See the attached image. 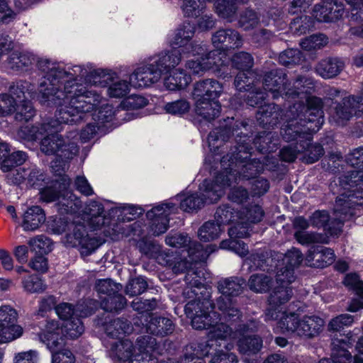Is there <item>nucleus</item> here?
Wrapping results in <instances>:
<instances>
[{"instance_id":"15","label":"nucleus","mask_w":363,"mask_h":363,"mask_svg":"<svg viewBox=\"0 0 363 363\" xmlns=\"http://www.w3.org/2000/svg\"><path fill=\"white\" fill-rule=\"evenodd\" d=\"M363 111V98L362 96H349L335 107L331 115L332 120L338 125H344L353 116L359 115Z\"/></svg>"},{"instance_id":"54","label":"nucleus","mask_w":363,"mask_h":363,"mask_svg":"<svg viewBox=\"0 0 363 363\" xmlns=\"http://www.w3.org/2000/svg\"><path fill=\"white\" fill-rule=\"evenodd\" d=\"M26 158L27 156L24 152H13L3 160L1 168L3 172H10L13 167L21 165L26 160Z\"/></svg>"},{"instance_id":"57","label":"nucleus","mask_w":363,"mask_h":363,"mask_svg":"<svg viewBox=\"0 0 363 363\" xmlns=\"http://www.w3.org/2000/svg\"><path fill=\"white\" fill-rule=\"evenodd\" d=\"M303 60L301 51L298 49H288L279 55V62L285 66L296 65Z\"/></svg>"},{"instance_id":"60","label":"nucleus","mask_w":363,"mask_h":363,"mask_svg":"<svg viewBox=\"0 0 363 363\" xmlns=\"http://www.w3.org/2000/svg\"><path fill=\"white\" fill-rule=\"evenodd\" d=\"M277 269L276 274V284L277 285H286L290 286V284L296 279L294 272L293 269H288L281 266L276 265Z\"/></svg>"},{"instance_id":"59","label":"nucleus","mask_w":363,"mask_h":363,"mask_svg":"<svg viewBox=\"0 0 363 363\" xmlns=\"http://www.w3.org/2000/svg\"><path fill=\"white\" fill-rule=\"evenodd\" d=\"M354 322V318L350 314H341L331 319L328 324L329 331L337 332L345 326H350Z\"/></svg>"},{"instance_id":"31","label":"nucleus","mask_w":363,"mask_h":363,"mask_svg":"<svg viewBox=\"0 0 363 363\" xmlns=\"http://www.w3.org/2000/svg\"><path fill=\"white\" fill-rule=\"evenodd\" d=\"M36 60L35 57L26 51L12 52L7 60L9 67L16 71H27Z\"/></svg>"},{"instance_id":"35","label":"nucleus","mask_w":363,"mask_h":363,"mask_svg":"<svg viewBox=\"0 0 363 363\" xmlns=\"http://www.w3.org/2000/svg\"><path fill=\"white\" fill-rule=\"evenodd\" d=\"M312 140L311 135H310V140L306 141L305 140L299 144L298 151L300 154H303L301 160L308 164H312L323 155V148L319 144H311Z\"/></svg>"},{"instance_id":"18","label":"nucleus","mask_w":363,"mask_h":363,"mask_svg":"<svg viewBox=\"0 0 363 363\" xmlns=\"http://www.w3.org/2000/svg\"><path fill=\"white\" fill-rule=\"evenodd\" d=\"M160 78V72L155 66H152L151 62L135 69L130 75L129 81L130 85L135 88H144L157 82Z\"/></svg>"},{"instance_id":"56","label":"nucleus","mask_w":363,"mask_h":363,"mask_svg":"<svg viewBox=\"0 0 363 363\" xmlns=\"http://www.w3.org/2000/svg\"><path fill=\"white\" fill-rule=\"evenodd\" d=\"M328 43L327 38L323 34L313 35L303 40L300 45L306 50L320 49Z\"/></svg>"},{"instance_id":"51","label":"nucleus","mask_w":363,"mask_h":363,"mask_svg":"<svg viewBox=\"0 0 363 363\" xmlns=\"http://www.w3.org/2000/svg\"><path fill=\"white\" fill-rule=\"evenodd\" d=\"M22 334L23 329L17 324L0 326V345L10 342L20 337Z\"/></svg>"},{"instance_id":"14","label":"nucleus","mask_w":363,"mask_h":363,"mask_svg":"<svg viewBox=\"0 0 363 363\" xmlns=\"http://www.w3.org/2000/svg\"><path fill=\"white\" fill-rule=\"evenodd\" d=\"M286 75L282 70H273L265 74L264 88L272 94L274 99L279 95H286L294 98L295 96L303 94V91L287 88Z\"/></svg>"},{"instance_id":"12","label":"nucleus","mask_w":363,"mask_h":363,"mask_svg":"<svg viewBox=\"0 0 363 363\" xmlns=\"http://www.w3.org/2000/svg\"><path fill=\"white\" fill-rule=\"evenodd\" d=\"M33 90L32 84L28 82H17L11 85L8 93L0 94V116L14 113L18 101H23L25 94L30 95Z\"/></svg>"},{"instance_id":"22","label":"nucleus","mask_w":363,"mask_h":363,"mask_svg":"<svg viewBox=\"0 0 363 363\" xmlns=\"http://www.w3.org/2000/svg\"><path fill=\"white\" fill-rule=\"evenodd\" d=\"M306 263L313 267H325L335 260L334 251L323 246L311 247L306 256Z\"/></svg>"},{"instance_id":"63","label":"nucleus","mask_w":363,"mask_h":363,"mask_svg":"<svg viewBox=\"0 0 363 363\" xmlns=\"http://www.w3.org/2000/svg\"><path fill=\"white\" fill-rule=\"evenodd\" d=\"M18 313L9 305L0 307V326L16 324Z\"/></svg>"},{"instance_id":"58","label":"nucleus","mask_w":363,"mask_h":363,"mask_svg":"<svg viewBox=\"0 0 363 363\" xmlns=\"http://www.w3.org/2000/svg\"><path fill=\"white\" fill-rule=\"evenodd\" d=\"M259 23V17L252 10H246L242 12L239 19V26L244 30L255 28Z\"/></svg>"},{"instance_id":"41","label":"nucleus","mask_w":363,"mask_h":363,"mask_svg":"<svg viewBox=\"0 0 363 363\" xmlns=\"http://www.w3.org/2000/svg\"><path fill=\"white\" fill-rule=\"evenodd\" d=\"M303 260L302 253L297 249H292L284 255H277L278 266L287 267L288 269H294L298 267Z\"/></svg>"},{"instance_id":"27","label":"nucleus","mask_w":363,"mask_h":363,"mask_svg":"<svg viewBox=\"0 0 363 363\" xmlns=\"http://www.w3.org/2000/svg\"><path fill=\"white\" fill-rule=\"evenodd\" d=\"M180 50L173 48L171 51L161 53L152 60V66H155L157 70L162 74L168 72L172 68L175 67L181 61Z\"/></svg>"},{"instance_id":"64","label":"nucleus","mask_w":363,"mask_h":363,"mask_svg":"<svg viewBox=\"0 0 363 363\" xmlns=\"http://www.w3.org/2000/svg\"><path fill=\"white\" fill-rule=\"evenodd\" d=\"M147 284L142 277L131 279L126 286L125 292L130 296L143 294L147 289Z\"/></svg>"},{"instance_id":"10","label":"nucleus","mask_w":363,"mask_h":363,"mask_svg":"<svg viewBox=\"0 0 363 363\" xmlns=\"http://www.w3.org/2000/svg\"><path fill=\"white\" fill-rule=\"evenodd\" d=\"M212 308V303L208 300H194L189 301L185 306V313L191 318V325L196 330L209 329L213 325L216 312L211 315L209 308Z\"/></svg>"},{"instance_id":"32","label":"nucleus","mask_w":363,"mask_h":363,"mask_svg":"<svg viewBox=\"0 0 363 363\" xmlns=\"http://www.w3.org/2000/svg\"><path fill=\"white\" fill-rule=\"evenodd\" d=\"M106 335L113 338H119L122 335H128L133 331L130 322L124 318L113 319L104 325Z\"/></svg>"},{"instance_id":"30","label":"nucleus","mask_w":363,"mask_h":363,"mask_svg":"<svg viewBox=\"0 0 363 363\" xmlns=\"http://www.w3.org/2000/svg\"><path fill=\"white\" fill-rule=\"evenodd\" d=\"M345 67L344 62L337 57L322 60L316 66L315 71L324 79H331L338 75Z\"/></svg>"},{"instance_id":"48","label":"nucleus","mask_w":363,"mask_h":363,"mask_svg":"<svg viewBox=\"0 0 363 363\" xmlns=\"http://www.w3.org/2000/svg\"><path fill=\"white\" fill-rule=\"evenodd\" d=\"M221 232L219 224L214 222H206L199 230V237L201 241L209 242L217 238Z\"/></svg>"},{"instance_id":"36","label":"nucleus","mask_w":363,"mask_h":363,"mask_svg":"<svg viewBox=\"0 0 363 363\" xmlns=\"http://www.w3.org/2000/svg\"><path fill=\"white\" fill-rule=\"evenodd\" d=\"M166 244L174 247H184L189 246L187 252L189 255L194 256L196 252H199L202 246L197 242H191L190 238L183 234L169 235L165 239Z\"/></svg>"},{"instance_id":"3","label":"nucleus","mask_w":363,"mask_h":363,"mask_svg":"<svg viewBox=\"0 0 363 363\" xmlns=\"http://www.w3.org/2000/svg\"><path fill=\"white\" fill-rule=\"evenodd\" d=\"M62 102L44 105L57 107L55 116L62 123L76 124L80 123L84 113L97 108L102 103L103 97L94 90H88L86 86L72 81H67L63 86Z\"/></svg>"},{"instance_id":"5","label":"nucleus","mask_w":363,"mask_h":363,"mask_svg":"<svg viewBox=\"0 0 363 363\" xmlns=\"http://www.w3.org/2000/svg\"><path fill=\"white\" fill-rule=\"evenodd\" d=\"M58 131L46 133L40 143V150L46 155H55L56 158L51 162L52 172L61 175L69 168V162L75 157L79 147L77 145V133L71 132L69 135L62 137Z\"/></svg>"},{"instance_id":"19","label":"nucleus","mask_w":363,"mask_h":363,"mask_svg":"<svg viewBox=\"0 0 363 363\" xmlns=\"http://www.w3.org/2000/svg\"><path fill=\"white\" fill-rule=\"evenodd\" d=\"M111 77L109 74H103L101 76L98 72H95L93 82L94 85L101 86H108L107 94L112 98H123L130 91V82L125 80H118L111 82Z\"/></svg>"},{"instance_id":"16","label":"nucleus","mask_w":363,"mask_h":363,"mask_svg":"<svg viewBox=\"0 0 363 363\" xmlns=\"http://www.w3.org/2000/svg\"><path fill=\"white\" fill-rule=\"evenodd\" d=\"M38 336L40 341L52 351L65 344L62 325L56 320H48Z\"/></svg>"},{"instance_id":"33","label":"nucleus","mask_w":363,"mask_h":363,"mask_svg":"<svg viewBox=\"0 0 363 363\" xmlns=\"http://www.w3.org/2000/svg\"><path fill=\"white\" fill-rule=\"evenodd\" d=\"M205 182H209L211 184L215 183V179L212 182L204 180L200 186V190L203 191L202 197H201L197 194H193L185 199H184L180 203L181 208L186 212H192L194 211H197L202 208L205 203V202L212 203L210 201L209 199L206 196V193L205 191V187L203 186V184Z\"/></svg>"},{"instance_id":"2","label":"nucleus","mask_w":363,"mask_h":363,"mask_svg":"<svg viewBox=\"0 0 363 363\" xmlns=\"http://www.w3.org/2000/svg\"><path fill=\"white\" fill-rule=\"evenodd\" d=\"M311 87L306 89V103H296L285 113L286 124L281 129L282 138L287 142L297 140L298 145L310 140L323 123V101L315 96H307Z\"/></svg>"},{"instance_id":"11","label":"nucleus","mask_w":363,"mask_h":363,"mask_svg":"<svg viewBox=\"0 0 363 363\" xmlns=\"http://www.w3.org/2000/svg\"><path fill=\"white\" fill-rule=\"evenodd\" d=\"M194 32V25L189 21L184 22L176 30L174 37L170 40V45L173 48L180 50V52L183 54H191L194 56L201 55L205 49L203 46L191 41Z\"/></svg>"},{"instance_id":"50","label":"nucleus","mask_w":363,"mask_h":363,"mask_svg":"<svg viewBox=\"0 0 363 363\" xmlns=\"http://www.w3.org/2000/svg\"><path fill=\"white\" fill-rule=\"evenodd\" d=\"M14 113L15 118L19 121H28L34 116L35 111L31 102L26 100V94L23 101H18Z\"/></svg>"},{"instance_id":"37","label":"nucleus","mask_w":363,"mask_h":363,"mask_svg":"<svg viewBox=\"0 0 363 363\" xmlns=\"http://www.w3.org/2000/svg\"><path fill=\"white\" fill-rule=\"evenodd\" d=\"M191 81V76L182 69L174 70L164 79V86L171 91L185 88Z\"/></svg>"},{"instance_id":"6","label":"nucleus","mask_w":363,"mask_h":363,"mask_svg":"<svg viewBox=\"0 0 363 363\" xmlns=\"http://www.w3.org/2000/svg\"><path fill=\"white\" fill-rule=\"evenodd\" d=\"M157 346L155 338L145 335L138 337L136 345L129 339L111 343L110 356L120 362L129 363H157L153 352Z\"/></svg>"},{"instance_id":"28","label":"nucleus","mask_w":363,"mask_h":363,"mask_svg":"<svg viewBox=\"0 0 363 363\" xmlns=\"http://www.w3.org/2000/svg\"><path fill=\"white\" fill-rule=\"evenodd\" d=\"M45 221V213L42 208L33 206L23 214L22 228L25 231H34Z\"/></svg>"},{"instance_id":"1","label":"nucleus","mask_w":363,"mask_h":363,"mask_svg":"<svg viewBox=\"0 0 363 363\" xmlns=\"http://www.w3.org/2000/svg\"><path fill=\"white\" fill-rule=\"evenodd\" d=\"M340 183L345 192L337 198L334 207L337 227L333 228L330 226L333 221L330 220L329 215L325 211H315L310 218L313 226L323 227L331 235L337 234L343 222L363 211V172H352L342 177Z\"/></svg>"},{"instance_id":"46","label":"nucleus","mask_w":363,"mask_h":363,"mask_svg":"<svg viewBox=\"0 0 363 363\" xmlns=\"http://www.w3.org/2000/svg\"><path fill=\"white\" fill-rule=\"evenodd\" d=\"M255 145L260 152H273L278 145V139L272 133L263 132L255 139Z\"/></svg>"},{"instance_id":"44","label":"nucleus","mask_w":363,"mask_h":363,"mask_svg":"<svg viewBox=\"0 0 363 363\" xmlns=\"http://www.w3.org/2000/svg\"><path fill=\"white\" fill-rule=\"evenodd\" d=\"M28 245L31 251L38 255L44 256L52 250L51 240L44 235H38L28 241Z\"/></svg>"},{"instance_id":"43","label":"nucleus","mask_w":363,"mask_h":363,"mask_svg":"<svg viewBox=\"0 0 363 363\" xmlns=\"http://www.w3.org/2000/svg\"><path fill=\"white\" fill-rule=\"evenodd\" d=\"M264 215V211L259 205H250L239 213V219L243 223H257L260 222Z\"/></svg>"},{"instance_id":"26","label":"nucleus","mask_w":363,"mask_h":363,"mask_svg":"<svg viewBox=\"0 0 363 363\" xmlns=\"http://www.w3.org/2000/svg\"><path fill=\"white\" fill-rule=\"evenodd\" d=\"M59 179L52 182V185L43 189L40 194V199L45 202H52L60 199L62 191L68 189L71 184V180L67 175L63 173Z\"/></svg>"},{"instance_id":"4","label":"nucleus","mask_w":363,"mask_h":363,"mask_svg":"<svg viewBox=\"0 0 363 363\" xmlns=\"http://www.w3.org/2000/svg\"><path fill=\"white\" fill-rule=\"evenodd\" d=\"M241 150L236 154L223 157L220 164L222 170L215 178V183L205 182L203 186L211 202H217L224 195L225 189L242 179H249L262 170V164L255 160L244 161Z\"/></svg>"},{"instance_id":"23","label":"nucleus","mask_w":363,"mask_h":363,"mask_svg":"<svg viewBox=\"0 0 363 363\" xmlns=\"http://www.w3.org/2000/svg\"><path fill=\"white\" fill-rule=\"evenodd\" d=\"M191 96L194 101V111L198 116L208 121L218 117L221 109L218 100Z\"/></svg>"},{"instance_id":"47","label":"nucleus","mask_w":363,"mask_h":363,"mask_svg":"<svg viewBox=\"0 0 363 363\" xmlns=\"http://www.w3.org/2000/svg\"><path fill=\"white\" fill-rule=\"evenodd\" d=\"M126 305L125 298L118 293L105 298L101 303V308L106 311L118 312Z\"/></svg>"},{"instance_id":"52","label":"nucleus","mask_w":363,"mask_h":363,"mask_svg":"<svg viewBox=\"0 0 363 363\" xmlns=\"http://www.w3.org/2000/svg\"><path fill=\"white\" fill-rule=\"evenodd\" d=\"M232 62L233 66L238 69L246 71L247 73H250L254 65V60L250 54L240 52L233 55Z\"/></svg>"},{"instance_id":"20","label":"nucleus","mask_w":363,"mask_h":363,"mask_svg":"<svg viewBox=\"0 0 363 363\" xmlns=\"http://www.w3.org/2000/svg\"><path fill=\"white\" fill-rule=\"evenodd\" d=\"M61 125L62 123L59 118L56 117V118H51L39 125L22 128L18 132V135L27 140H36L41 138L46 133L60 131Z\"/></svg>"},{"instance_id":"9","label":"nucleus","mask_w":363,"mask_h":363,"mask_svg":"<svg viewBox=\"0 0 363 363\" xmlns=\"http://www.w3.org/2000/svg\"><path fill=\"white\" fill-rule=\"evenodd\" d=\"M244 281L238 278H226L218 282V291L223 295L214 303L213 308L219 311L220 320L234 323L242 316L240 309L229 296H238L242 291Z\"/></svg>"},{"instance_id":"17","label":"nucleus","mask_w":363,"mask_h":363,"mask_svg":"<svg viewBox=\"0 0 363 363\" xmlns=\"http://www.w3.org/2000/svg\"><path fill=\"white\" fill-rule=\"evenodd\" d=\"M175 210L174 205L163 203L147 211V217L152 220L150 229L154 235L158 236L167 231L169 226L168 216Z\"/></svg>"},{"instance_id":"38","label":"nucleus","mask_w":363,"mask_h":363,"mask_svg":"<svg viewBox=\"0 0 363 363\" xmlns=\"http://www.w3.org/2000/svg\"><path fill=\"white\" fill-rule=\"evenodd\" d=\"M203 54H201L203 63L209 64L208 70L211 69L215 73H219L228 60L226 54L218 50L211 51L204 56Z\"/></svg>"},{"instance_id":"49","label":"nucleus","mask_w":363,"mask_h":363,"mask_svg":"<svg viewBox=\"0 0 363 363\" xmlns=\"http://www.w3.org/2000/svg\"><path fill=\"white\" fill-rule=\"evenodd\" d=\"M62 325L64 330L65 340L66 338L76 339L79 337L84 330L82 320L77 317L67 320Z\"/></svg>"},{"instance_id":"8","label":"nucleus","mask_w":363,"mask_h":363,"mask_svg":"<svg viewBox=\"0 0 363 363\" xmlns=\"http://www.w3.org/2000/svg\"><path fill=\"white\" fill-rule=\"evenodd\" d=\"M325 324V320L318 315L300 316L296 312H290L284 313L279 320L277 328L283 333H291L306 340H313L322 333Z\"/></svg>"},{"instance_id":"34","label":"nucleus","mask_w":363,"mask_h":363,"mask_svg":"<svg viewBox=\"0 0 363 363\" xmlns=\"http://www.w3.org/2000/svg\"><path fill=\"white\" fill-rule=\"evenodd\" d=\"M280 116L278 106L273 104L261 106L257 113V121L264 127L276 125Z\"/></svg>"},{"instance_id":"42","label":"nucleus","mask_w":363,"mask_h":363,"mask_svg":"<svg viewBox=\"0 0 363 363\" xmlns=\"http://www.w3.org/2000/svg\"><path fill=\"white\" fill-rule=\"evenodd\" d=\"M272 279L263 274L252 275L248 280V286L250 290L256 293H265L271 287Z\"/></svg>"},{"instance_id":"40","label":"nucleus","mask_w":363,"mask_h":363,"mask_svg":"<svg viewBox=\"0 0 363 363\" xmlns=\"http://www.w3.org/2000/svg\"><path fill=\"white\" fill-rule=\"evenodd\" d=\"M247 1L248 0H217L215 3L216 12L219 16L230 20L237 11L238 5Z\"/></svg>"},{"instance_id":"62","label":"nucleus","mask_w":363,"mask_h":363,"mask_svg":"<svg viewBox=\"0 0 363 363\" xmlns=\"http://www.w3.org/2000/svg\"><path fill=\"white\" fill-rule=\"evenodd\" d=\"M23 286L26 291L30 293H41L46 289L43 281L37 276H30L23 281Z\"/></svg>"},{"instance_id":"61","label":"nucleus","mask_w":363,"mask_h":363,"mask_svg":"<svg viewBox=\"0 0 363 363\" xmlns=\"http://www.w3.org/2000/svg\"><path fill=\"white\" fill-rule=\"evenodd\" d=\"M190 109V104L186 99H179L165 104L164 110L172 115H182Z\"/></svg>"},{"instance_id":"39","label":"nucleus","mask_w":363,"mask_h":363,"mask_svg":"<svg viewBox=\"0 0 363 363\" xmlns=\"http://www.w3.org/2000/svg\"><path fill=\"white\" fill-rule=\"evenodd\" d=\"M167 259H169L171 260L170 262H172V264H166L165 265H168L172 267L173 272L176 274L187 272V274L185 277L186 281L192 286H199L198 280H195L194 282H192V280L190 279V278H191L192 275L194 274V272L189 270L191 265V262L186 260V259H181L179 257H174L173 255H169V257Z\"/></svg>"},{"instance_id":"45","label":"nucleus","mask_w":363,"mask_h":363,"mask_svg":"<svg viewBox=\"0 0 363 363\" xmlns=\"http://www.w3.org/2000/svg\"><path fill=\"white\" fill-rule=\"evenodd\" d=\"M59 200V205L62 206L67 213H75L81 207L80 200L67 189L62 191Z\"/></svg>"},{"instance_id":"29","label":"nucleus","mask_w":363,"mask_h":363,"mask_svg":"<svg viewBox=\"0 0 363 363\" xmlns=\"http://www.w3.org/2000/svg\"><path fill=\"white\" fill-rule=\"evenodd\" d=\"M146 323V331L157 336H164L172 333L174 325L172 320L164 317L149 315Z\"/></svg>"},{"instance_id":"55","label":"nucleus","mask_w":363,"mask_h":363,"mask_svg":"<svg viewBox=\"0 0 363 363\" xmlns=\"http://www.w3.org/2000/svg\"><path fill=\"white\" fill-rule=\"evenodd\" d=\"M236 217L239 218V213L235 212L231 207L227 205L219 206L215 213L216 223L220 226L235 220Z\"/></svg>"},{"instance_id":"7","label":"nucleus","mask_w":363,"mask_h":363,"mask_svg":"<svg viewBox=\"0 0 363 363\" xmlns=\"http://www.w3.org/2000/svg\"><path fill=\"white\" fill-rule=\"evenodd\" d=\"M38 68L45 75L38 87V100L42 105H50L62 102L64 96L62 81L65 79L66 71L53 60L46 57H38L36 60Z\"/></svg>"},{"instance_id":"24","label":"nucleus","mask_w":363,"mask_h":363,"mask_svg":"<svg viewBox=\"0 0 363 363\" xmlns=\"http://www.w3.org/2000/svg\"><path fill=\"white\" fill-rule=\"evenodd\" d=\"M223 92V84L214 79L200 80L194 84L191 96L218 100Z\"/></svg>"},{"instance_id":"21","label":"nucleus","mask_w":363,"mask_h":363,"mask_svg":"<svg viewBox=\"0 0 363 363\" xmlns=\"http://www.w3.org/2000/svg\"><path fill=\"white\" fill-rule=\"evenodd\" d=\"M245 325V332L241 335L238 333V351L247 355L257 354L262 347V340L257 335H245L248 331H253L257 328L255 323L251 322L250 325Z\"/></svg>"},{"instance_id":"13","label":"nucleus","mask_w":363,"mask_h":363,"mask_svg":"<svg viewBox=\"0 0 363 363\" xmlns=\"http://www.w3.org/2000/svg\"><path fill=\"white\" fill-rule=\"evenodd\" d=\"M293 296V289L286 285H277L273 288L269 298V306L265 312V320H277L281 318L284 313L282 306L287 303Z\"/></svg>"},{"instance_id":"25","label":"nucleus","mask_w":363,"mask_h":363,"mask_svg":"<svg viewBox=\"0 0 363 363\" xmlns=\"http://www.w3.org/2000/svg\"><path fill=\"white\" fill-rule=\"evenodd\" d=\"M220 315L216 316V320L218 319L220 323H218L215 319L213 321V325L210 327V331L208 333V338L210 340H225L227 339H236L238 337V333L242 334L244 333L245 330V325H241L239 327V329L235 332L232 331L231 328L224 324L222 321L223 320H220ZM224 322H225L224 320Z\"/></svg>"},{"instance_id":"53","label":"nucleus","mask_w":363,"mask_h":363,"mask_svg":"<svg viewBox=\"0 0 363 363\" xmlns=\"http://www.w3.org/2000/svg\"><path fill=\"white\" fill-rule=\"evenodd\" d=\"M122 289V286L119 284L113 282L112 280L99 279L96 281L95 289L99 294H106L107 297L115 295Z\"/></svg>"}]
</instances>
